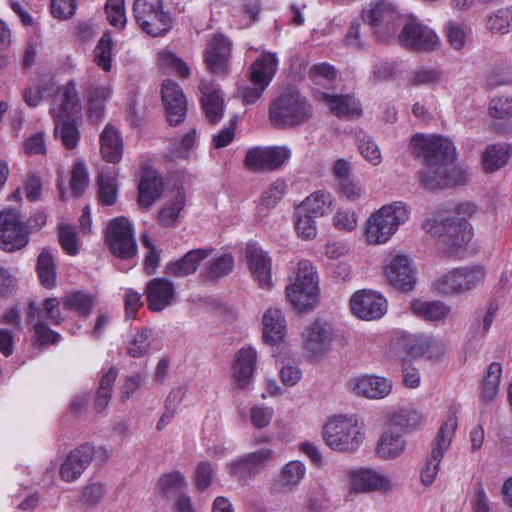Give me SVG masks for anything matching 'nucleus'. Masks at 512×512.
Listing matches in <instances>:
<instances>
[{
  "mask_svg": "<svg viewBox=\"0 0 512 512\" xmlns=\"http://www.w3.org/2000/svg\"><path fill=\"white\" fill-rule=\"evenodd\" d=\"M485 277L486 270L480 265L456 268L441 275L434 288L442 295L466 294L482 285Z\"/></svg>",
  "mask_w": 512,
  "mask_h": 512,
  "instance_id": "8",
  "label": "nucleus"
},
{
  "mask_svg": "<svg viewBox=\"0 0 512 512\" xmlns=\"http://www.w3.org/2000/svg\"><path fill=\"white\" fill-rule=\"evenodd\" d=\"M333 227L340 232H352L358 225V215L350 209H338L332 217Z\"/></svg>",
  "mask_w": 512,
  "mask_h": 512,
  "instance_id": "61",
  "label": "nucleus"
},
{
  "mask_svg": "<svg viewBox=\"0 0 512 512\" xmlns=\"http://www.w3.org/2000/svg\"><path fill=\"white\" fill-rule=\"evenodd\" d=\"M55 122V136L58 137L67 149H74L79 141L80 133L73 118L57 119Z\"/></svg>",
  "mask_w": 512,
  "mask_h": 512,
  "instance_id": "49",
  "label": "nucleus"
},
{
  "mask_svg": "<svg viewBox=\"0 0 512 512\" xmlns=\"http://www.w3.org/2000/svg\"><path fill=\"white\" fill-rule=\"evenodd\" d=\"M89 178L84 163L77 162L73 165L70 186L75 196H81L88 187Z\"/></svg>",
  "mask_w": 512,
  "mask_h": 512,
  "instance_id": "64",
  "label": "nucleus"
},
{
  "mask_svg": "<svg viewBox=\"0 0 512 512\" xmlns=\"http://www.w3.org/2000/svg\"><path fill=\"white\" fill-rule=\"evenodd\" d=\"M485 27L492 33L508 34L512 31V22L510 21V12L508 7L495 10L485 19Z\"/></svg>",
  "mask_w": 512,
  "mask_h": 512,
  "instance_id": "51",
  "label": "nucleus"
},
{
  "mask_svg": "<svg viewBox=\"0 0 512 512\" xmlns=\"http://www.w3.org/2000/svg\"><path fill=\"white\" fill-rule=\"evenodd\" d=\"M100 153L102 158L112 164L121 161L124 143L121 132L112 124H107L99 136Z\"/></svg>",
  "mask_w": 512,
  "mask_h": 512,
  "instance_id": "30",
  "label": "nucleus"
},
{
  "mask_svg": "<svg viewBox=\"0 0 512 512\" xmlns=\"http://www.w3.org/2000/svg\"><path fill=\"white\" fill-rule=\"evenodd\" d=\"M349 390L360 397L379 400L387 397L392 389L393 382L389 378L376 375H360L348 382Z\"/></svg>",
  "mask_w": 512,
  "mask_h": 512,
  "instance_id": "21",
  "label": "nucleus"
},
{
  "mask_svg": "<svg viewBox=\"0 0 512 512\" xmlns=\"http://www.w3.org/2000/svg\"><path fill=\"white\" fill-rule=\"evenodd\" d=\"M399 42L415 51L430 52L439 47L440 39L428 26L410 21L403 27Z\"/></svg>",
  "mask_w": 512,
  "mask_h": 512,
  "instance_id": "16",
  "label": "nucleus"
},
{
  "mask_svg": "<svg viewBox=\"0 0 512 512\" xmlns=\"http://www.w3.org/2000/svg\"><path fill=\"white\" fill-rule=\"evenodd\" d=\"M287 189L288 185L286 181L282 178H277L262 192L260 205L267 209L276 207L287 193Z\"/></svg>",
  "mask_w": 512,
  "mask_h": 512,
  "instance_id": "52",
  "label": "nucleus"
},
{
  "mask_svg": "<svg viewBox=\"0 0 512 512\" xmlns=\"http://www.w3.org/2000/svg\"><path fill=\"white\" fill-rule=\"evenodd\" d=\"M349 489L345 495L346 501H353L360 493L373 491H389L393 488L391 478L376 469L362 468L349 472Z\"/></svg>",
  "mask_w": 512,
  "mask_h": 512,
  "instance_id": "13",
  "label": "nucleus"
},
{
  "mask_svg": "<svg viewBox=\"0 0 512 512\" xmlns=\"http://www.w3.org/2000/svg\"><path fill=\"white\" fill-rule=\"evenodd\" d=\"M410 149L415 157L423 160L420 182L425 188L444 189L468 181V171L453 165L456 149L449 139L416 134L411 138Z\"/></svg>",
  "mask_w": 512,
  "mask_h": 512,
  "instance_id": "1",
  "label": "nucleus"
},
{
  "mask_svg": "<svg viewBox=\"0 0 512 512\" xmlns=\"http://www.w3.org/2000/svg\"><path fill=\"white\" fill-rule=\"evenodd\" d=\"M231 43L222 34H216L208 42L205 50V61L213 74H224L228 69Z\"/></svg>",
  "mask_w": 512,
  "mask_h": 512,
  "instance_id": "25",
  "label": "nucleus"
},
{
  "mask_svg": "<svg viewBox=\"0 0 512 512\" xmlns=\"http://www.w3.org/2000/svg\"><path fill=\"white\" fill-rule=\"evenodd\" d=\"M262 337L265 343L276 345L281 343L287 333L286 320L278 308H268L262 317Z\"/></svg>",
  "mask_w": 512,
  "mask_h": 512,
  "instance_id": "29",
  "label": "nucleus"
},
{
  "mask_svg": "<svg viewBox=\"0 0 512 512\" xmlns=\"http://www.w3.org/2000/svg\"><path fill=\"white\" fill-rule=\"evenodd\" d=\"M59 242L63 250L69 255H76L79 252V244L75 229L68 224L59 226Z\"/></svg>",
  "mask_w": 512,
  "mask_h": 512,
  "instance_id": "63",
  "label": "nucleus"
},
{
  "mask_svg": "<svg viewBox=\"0 0 512 512\" xmlns=\"http://www.w3.org/2000/svg\"><path fill=\"white\" fill-rule=\"evenodd\" d=\"M318 99L338 118L349 119L361 115V104L352 95H337L321 92L318 94Z\"/></svg>",
  "mask_w": 512,
  "mask_h": 512,
  "instance_id": "27",
  "label": "nucleus"
},
{
  "mask_svg": "<svg viewBox=\"0 0 512 512\" xmlns=\"http://www.w3.org/2000/svg\"><path fill=\"white\" fill-rule=\"evenodd\" d=\"M158 62L162 68H170L183 78L190 76L187 64L171 51L163 50L158 54Z\"/></svg>",
  "mask_w": 512,
  "mask_h": 512,
  "instance_id": "60",
  "label": "nucleus"
},
{
  "mask_svg": "<svg viewBox=\"0 0 512 512\" xmlns=\"http://www.w3.org/2000/svg\"><path fill=\"white\" fill-rule=\"evenodd\" d=\"M26 321L33 325V330L41 345L57 343L61 336L47 325H60L62 323L60 301L55 297L46 298L42 306L31 301L26 311Z\"/></svg>",
  "mask_w": 512,
  "mask_h": 512,
  "instance_id": "7",
  "label": "nucleus"
},
{
  "mask_svg": "<svg viewBox=\"0 0 512 512\" xmlns=\"http://www.w3.org/2000/svg\"><path fill=\"white\" fill-rule=\"evenodd\" d=\"M353 314L363 320L381 318L387 311V301L377 292L359 290L350 299Z\"/></svg>",
  "mask_w": 512,
  "mask_h": 512,
  "instance_id": "19",
  "label": "nucleus"
},
{
  "mask_svg": "<svg viewBox=\"0 0 512 512\" xmlns=\"http://www.w3.org/2000/svg\"><path fill=\"white\" fill-rule=\"evenodd\" d=\"M502 367L499 363L493 362L488 366L487 373L482 383V401L492 402L498 395L501 380Z\"/></svg>",
  "mask_w": 512,
  "mask_h": 512,
  "instance_id": "46",
  "label": "nucleus"
},
{
  "mask_svg": "<svg viewBox=\"0 0 512 512\" xmlns=\"http://www.w3.org/2000/svg\"><path fill=\"white\" fill-rule=\"evenodd\" d=\"M412 341L411 351L416 355L438 359L446 352L445 342L432 335L414 336Z\"/></svg>",
  "mask_w": 512,
  "mask_h": 512,
  "instance_id": "41",
  "label": "nucleus"
},
{
  "mask_svg": "<svg viewBox=\"0 0 512 512\" xmlns=\"http://www.w3.org/2000/svg\"><path fill=\"white\" fill-rule=\"evenodd\" d=\"M285 292L288 302L299 312H307L319 303L318 273L308 260L297 263L295 276H290Z\"/></svg>",
  "mask_w": 512,
  "mask_h": 512,
  "instance_id": "4",
  "label": "nucleus"
},
{
  "mask_svg": "<svg viewBox=\"0 0 512 512\" xmlns=\"http://www.w3.org/2000/svg\"><path fill=\"white\" fill-rule=\"evenodd\" d=\"M313 215L300 211L297 208L294 216V226L299 237L305 240H310L317 235V223Z\"/></svg>",
  "mask_w": 512,
  "mask_h": 512,
  "instance_id": "55",
  "label": "nucleus"
},
{
  "mask_svg": "<svg viewBox=\"0 0 512 512\" xmlns=\"http://www.w3.org/2000/svg\"><path fill=\"white\" fill-rule=\"evenodd\" d=\"M185 194L181 190H177L171 202L163 207L158 216V220L162 225L170 226L178 219L180 212L185 206Z\"/></svg>",
  "mask_w": 512,
  "mask_h": 512,
  "instance_id": "54",
  "label": "nucleus"
},
{
  "mask_svg": "<svg viewBox=\"0 0 512 512\" xmlns=\"http://www.w3.org/2000/svg\"><path fill=\"white\" fill-rule=\"evenodd\" d=\"M274 409L264 404H256L250 408L249 418L252 426L256 429L268 427L273 419Z\"/></svg>",
  "mask_w": 512,
  "mask_h": 512,
  "instance_id": "62",
  "label": "nucleus"
},
{
  "mask_svg": "<svg viewBox=\"0 0 512 512\" xmlns=\"http://www.w3.org/2000/svg\"><path fill=\"white\" fill-rule=\"evenodd\" d=\"M335 337L332 324L316 319L307 325L302 333V348L305 355L313 360H321L330 349Z\"/></svg>",
  "mask_w": 512,
  "mask_h": 512,
  "instance_id": "11",
  "label": "nucleus"
},
{
  "mask_svg": "<svg viewBox=\"0 0 512 512\" xmlns=\"http://www.w3.org/2000/svg\"><path fill=\"white\" fill-rule=\"evenodd\" d=\"M405 449L406 440L403 435L390 427L383 432L376 445L377 455L384 460H393L400 457Z\"/></svg>",
  "mask_w": 512,
  "mask_h": 512,
  "instance_id": "36",
  "label": "nucleus"
},
{
  "mask_svg": "<svg viewBox=\"0 0 512 512\" xmlns=\"http://www.w3.org/2000/svg\"><path fill=\"white\" fill-rule=\"evenodd\" d=\"M89 453L91 451L88 447L78 446L72 450L61 465V479L66 482H73L78 479L89 466Z\"/></svg>",
  "mask_w": 512,
  "mask_h": 512,
  "instance_id": "34",
  "label": "nucleus"
},
{
  "mask_svg": "<svg viewBox=\"0 0 512 512\" xmlns=\"http://www.w3.org/2000/svg\"><path fill=\"white\" fill-rule=\"evenodd\" d=\"M333 197L325 191H316L306 197L299 205L300 211L307 212L314 217H322L331 211Z\"/></svg>",
  "mask_w": 512,
  "mask_h": 512,
  "instance_id": "42",
  "label": "nucleus"
},
{
  "mask_svg": "<svg viewBox=\"0 0 512 512\" xmlns=\"http://www.w3.org/2000/svg\"><path fill=\"white\" fill-rule=\"evenodd\" d=\"M134 18L139 27L153 37L166 34L172 25V18L164 10L162 0H134Z\"/></svg>",
  "mask_w": 512,
  "mask_h": 512,
  "instance_id": "9",
  "label": "nucleus"
},
{
  "mask_svg": "<svg viewBox=\"0 0 512 512\" xmlns=\"http://www.w3.org/2000/svg\"><path fill=\"white\" fill-rule=\"evenodd\" d=\"M138 190L139 205L145 209H149L162 194V179L155 170L150 168H143Z\"/></svg>",
  "mask_w": 512,
  "mask_h": 512,
  "instance_id": "33",
  "label": "nucleus"
},
{
  "mask_svg": "<svg viewBox=\"0 0 512 512\" xmlns=\"http://www.w3.org/2000/svg\"><path fill=\"white\" fill-rule=\"evenodd\" d=\"M113 94V88L108 81L88 79L83 90L89 119L99 122L103 119L106 103Z\"/></svg>",
  "mask_w": 512,
  "mask_h": 512,
  "instance_id": "17",
  "label": "nucleus"
},
{
  "mask_svg": "<svg viewBox=\"0 0 512 512\" xmlns=\"http://www.w3.org/2000/svg\"><path fill=\"white\" fill-rule=\"evenodd\" d=\"M62 303L65 309L74 311L79 316H88L94 306V299L90 294L75 291L65 295Z\"/></svg>",
  "mask_w": 512,
  "mask_h": 512,
  "instance_id": "47",
  "label": "nucleus"
},
{
  "mask_svg": "<svg viewBox=\"0 0 512 512\" xmlns=\"http://www.w3.org/2000/svg\"><path fill=\"white\" fill-rule=\"evenodd\" d=\"M397 18L396 13L384 3H378L362 11V19L372 28H377L382 24H389Z\"/></svg>",
  "mask_w": 512,
  "mask_h": 512,
  "instance_id": "45",
  "label": "nucleus"
},
{
  "mask_svg": "<svg viewBox=\"0 0 512 512\" xmlns=\"http://www.w3.org/2000/svg\"><path fill=\"white\" fill-rule=\"evenodd\" d=\"M212 252V248L190 250L182 258L167 264L166 273L174 277H186L194 274L201 262L208 258Z\"/></svg>",
  "mask_w": 512,
  "mask_h": 512,
  "instance_id": "31",
  "label": "nucleus"
},
{
  "mask_svg": "<svg viewBox=\"0 0 512 512\" xmlns=\"http://www.w3.org/2000/svg\"><path fill=\"white\" fill-rule=\"evenodd\" d=\"M388 427L409 432L418 428L425 420L424 414L414 407H401L388 414Z\"/></svg>",
  "mask_w": 512,
  "mask_h": 512,
  "instance_id": "37",
  "label": "nucleus"
},
{
  "mask_svg": "<svg viewBox=\"0 0 512 512\" xmlns=\"http://www.w3.org/2000/svg\"><path fill=\"white\" fill-rule=\"evenodd\" d=\"M106 242L112 254L122 259L133 257L137 252L132 225L123 216L117 217L109 223Z\"/></svg>",
  "mask_w": 512,
  "mask_h": 512,
  "instance_id": "14",
  "label": "nucleus"
},
{
  "mask_svg": "<svg viewBox=\"0 0 512 512\" xmlns=\"http://www.w3.org/2000/svg\"><path fill=\"white\" fill-rule=\"evenodd\" d=\"M291 154L286 145L253 147L247 151L244 164L253 172L277 171L289 161Z\"/></svg>",
  "mask_w": 512,
  "mask_h": 512,
  "instance_id": "12",
  "label": "nucleus"
},
{
  "mask_svg": "<svg viewBox=\"0 0 512 512\" xmlns=\"http://www.w3.org/2000/svg\"><path fill=\"white\" fill-rule=\"evenodd\" d=\"M305 475L306 467L304 463L299 460H292L282 466L278 482L282 487L294 490L305 478Z\"/></svg>",
  "mask_w": 512,
  "mask_h": 512,
  "instance_id": "44",
  "label": "nucleus"
},
{
  "mask_svg": "<svg viewBox=\"0 0 512 512\" xmlns=\"http://www.w3.org/2000/svg\"><path fill=\"white\" fill-rule=\"evenodd\" d=\"M312 116V106L298 90L288 88L274 99L269 108V119L276 128H293Z\"/></svg>",
  "mask_w": 512,
  "mask_h": 512,
  "instance_id": "5",
  "label": "nucleus"
},
{
  "mask_svg": "<svg viewBox=\"0 0 512 512\" xmlns=\"http://www.w3.org/2000/svg\"><path fill=\"white\" fill-rule=\"evenodd\" d=\"M117 369L111 367L100 380V384L96 393L95 409L102 412L109 404L112 396L113 384L117 378Z\"/></svg>",
  "mask_w": 512,
  "mask_h": 512,
  "instance_id": "48",
  "label": "nucleus"
},
{
  "mask_svg": "<svg viewBox=\"0 0 512 512\" xmlns=\"http://www.w3.org/2000/svg\"><path fill=\"white\" fill-rule=\"evenodd\" d=\"M29 241L28 230L16 210L0 212V247L5 251L19 250Z\"/></svg>",
  "mask_w": 512,
  "mask_h": 512,
  "instance_id": "15",
  "label": "nucleus"
},
{
  "mask_svg": "<svg viewBox=\"0 0 512 512\" xmlns=\"http://www.w3.org/2000/svg\"><path fill=\"white\" fill-rule=\"evenodd\" d=\"M279 60L276 53L263 51L249 68L251 83L269 86L278 70Z\"/></svg>",
  "mask_w": 512,
  "mask_h": 512,
  "instance_id": "32",
  "label": "nucleus"
},
{
  "mask_svg": "<svg viewBox=\"0 0 512 512\" xmlns=\"http://www.w3.org/2000/svg\"><path fill=\"white\" fill-rule=\"evenodd\" d=\"M161 98L169 123L178 125L183 122L187 112V101L180 85L170 79L163 81Z\"/></svg>",
  "mask_w": 512,
  "mask_h": 512,
  "instance_id": "20",
  "label": "nucleus"
},
{
  "mask_svg": "<svg viewBox=\"0 0 512 512\" xmlns=\"http://www.w3.org/2000/svg\"><path fill=\"white\" fill-rule=\"evenodd\" d=\"M328 447L337 452H355L364 441V424L356 414L330 417L322 431Z\"/></svg>",
  "mask_w": 512,
  "mask_h": 512,
  "instance_id": "3",
  "label": "nucleus"
},
{
  "mask_svg": "<svg viewBox=\"0 0 512 512\" xmlns=\"http://www.w3.org/2000/svg\"><path fill=\"white\" fill-rule=\"evenodd\" d=\"M37 273L41 284L52 289L56 285V265L51 250L44 248L37 259Z\"/></svg>",
  "mask_w": 512,
  "mask_h": 512,
  "instance_id": "43",
  "label": "nucleus"
},
{
  "mask_svg": "<svg viewBox=\"0 0 512 512\" xmlns=\"http://www.w3.org/2000/svg\"><path fill=\"white\" fill-rule=\"evenodd\" d=\"M512 156V144L499 142L489 144L481 155L482 168L486 173L496 172L508 164Z\"/></svg>",
  "mask_w": 512,
  "mask_h": 512,
  "instance_id": "35",
  "label": "nucleus"
},
{
  "mask_svg": "<svg viewBox=\"0 0 512 512\" xmlns=\"http://www.w3.org/2000/svg\"><path fill=\"white\" fill-rule=\"evenodd\" d=\"M234 259L230 254H223L211 259L205 266L204 275L209 280H218L232 272Z\"/></svg>",
  "mask_w": 512,
  "mask_h": 512,
  "instance_id": "50",
  "label": "nucleus"
},
{
  "mask_svg": "<svg viewBox=\"0 0 512 512\" xmlns=\"http://www.w3.org/2000/svg\"><path fill=\"white\" fill-rule=\"evenodd\" d=\"M384 273L388 282L396 289L411 291L416 282L415 271L405 255H394L386 259Z\"/></svg>",
  "mask_w": 512,
  "mask_h": 512,
  "instance_id": "18",
  "label": "nucleus"
},
{
  "mask_svg": "<svg viewBox=\"0 0 512 512\" xmlns=\"http://www.w3.org/2000/svg\"><path fill=\"white\" fill-rule=\"evenodd\" d=\"M99 201L104 205H112L117 198L116 177L114 174L101 173L98 179Z\"/></svg>",
  "mask_w": 512,
  "mask_h": 512,
  "instance_id": "58",
  "label": "nucleus"
},
{
  "mask_svg": "<svg viewBox=\"0 0 512 512\" xmlns=\"http://www.w3.org/2000/svg\"><path fill=\"white\" fill-rule=\"evenodd\" d=\"M275 451L263 447L244 453L226 464L227 473L239 482L247 483L256 478L274 460Z\"/></svg>",
  "mask_w": 512,
  "mask_h": 512,
  "instance_id": "10",
  "label": "nucleus"
},
{
  "mask_svg": "<svg viewBox=\"0 0 512 512\" xmlns=\"http://www.w3.org/2000/svg\"><path fill=\"white\" fill-rule=\"evenodd\" d=\"M412 313L428 322H444L451 313V307L438 300H414L411 303Z\"/></svg>",
  "mask_w": 512,
  "mask_h": 512,
  "instance_id": "38",
  "label": "nucleus"
},
{
  "mask_svg": "<svg viewBox=\"0 0 512 512\" xmlns=\"http://www.w3.org/2000/svg\"><path fill=\"white\" fill-rule=\"evenodd\" d=\"M153 332L149 328L137 331L127 345V353L133 358H139L149 353Z\"/></svg>",
  "mask_w": 512,
  "mask_h": 512,
  "instance_id": "53",
  "label": "nucleus"
},
{
  "mask_svg": "<svg viewBox=\"0 0 512 512\" xmlns=\"http://www.w3.org/2000/svg\"><path fill=\"white\" fill-rule=\"evenodd\" d=\"M81 111L80 99L74 82L58 88L50 108L54 120L74 118Z\"/></svg>",
  "mask_w": 512,
  "mask_h": 512,
  "instance_id": "22",
  "label": "nucleus"
},
{
  "mask_svg": "<svg viewBox=\"0 0 512 512\" xmlns=\"http://www.w3.org/2000/svg\"><path fill=\"white\" fill-rule=\"evenodd\" d=\"M457 428V419L454 415H448L441 424L432 446V456L435 460L443 459L444 454L449 449L452 438Z\"/></svg>",
  "mask_w": 512,
  "mask_h": 512,
  "instance_id": "40",
  "label": "nucleus"
},
{
  "mask_svg": "<svg viewBox=\"0 0 512 512\" xmlns=\"http://www.w3.org/2000/svg\"><path fill=\"white\" fill-rule=\"evenodd\" d=\"M357 143L361 155L367 161H369L374 166L381 163L382 158L380 149L370 136L362 132L359 133L357 135Z\"/></svg>",
  "mask_w": 512,
  "mask_h": 512,
  "instance_id": "59",
  "label": "nucleus"
},
{
  "mask_svg": "<svg viewBox=\"0 0 512 512\" xmlns=\"http://www.w3.org/2000/svg\"><path fill=\"white\" fill-rule=\"evenodd\" d=\"M444 72L435 66H420L407 76L408 84L415 87L434 88L444 82Z\"/></svg>",
  "mask_w": 512,
  "mask_h": 512,
  "instance_id": "39",
  "label": "nucleus"
},
{
  "mask_svg": "<svg viewBox=\"0 0 512 512\" xmlns=\"http://www.w3.org/2000/svg\"><path fill=\"white\" fill-rule=\"evenodd\" d=\"M422 227L448 255H455L472 237V228L463 218H429Z\"/></svg>",
  "mask_w": 512,
  "mask_h": 512,
  "instance_id": "6",
  "label": "nucleus"
},
{
  "mask_svg": "<svg viewBox=\"0 0 512 512\" xmlns=\"http://www.w3.org/2000/svg\"><path fill=\"white\" fill-rule=\"evenodd\" d=\"M201 104L210 123L221 120L224 110V100L218 85L212 79H201L199 84Z\"/></svg>",
  "mask_w": 512,
  "mask_h": 512,
  "instance_id": "26",
  "label": "nucleus"
},
{
  "mask_svg": "<svg viewBox=\"0 0 512 512\" xmlns=\"http://www.w3.org/2000/svg\"><path fill=\"white\" fill-rule=\"evenodd\" d=\"M410 217L409 206L402 201L385 204L373 212L365 223L364 239L369 245L387 243Z\"/></svg>",
  "mask_w": 512,
  "mask_h": 512,
  "instance_id": "2",
  "label": "nucleus"
},
{
  "mask_svg": "<svg viewBox=\"0 0 512 512\" xmlns=\"http://www.w3.org/2000/svg\"><path fill=\"white\" fill-rule=\"evenodd\" d=\"M445 32L450 47L456 51H461L466 46L471 31L465 25L450 21L446 24Z\"/></svg>",
  "mask_w": 512,
  "mask_h": 512,
  "instance_id": "56",
  "label": "nucleus"
},
{
  "mask_svg": "<svg viewBox=\"0 0 512 512\" xmlns=\"http://www.w3.org/2000/svg\"><path fill=\"white\" fill-rule=\"evenodd\" d=\"M245 254L249 269L258 285L263 289H270L272 287L271 258L256 243L248 244Z\"/></svg>",
  "mask_w": 512,
  "mask_h": 512,
  "instance_id": "23",
  "label": "nucleus"
},
{
  "mask_svg": "<svg viewBox=\"0 0 512 512\" xmlns=\"http://www.w3.org/2000/svg\"><path fill=\"white\" fill-rule=\"evenodd\" d=\"M257 362V352L251 347H242L236 354L232 364V378L236 386L246 389L253 381Z\"/></svg>",
  "mask_w": 512,
  "mask_h": 512,
  "instance_id": "24",
  "label": "nucleus"
},
{
  "mask_svg": "<svg viewBox=\"0 0 512 512\" xmlns=\"http://www.w3.org/2000/svg\"><path fill=\"white\" fill-rule=\"evenodd\" d=\"M145 293L149 309L162 311L172 304L175 288L173 283L165 278H154L148 282Z\"/></svg>",
  "mask_w": 512,
  "mask_h": 512,
  "instance_id": "28",
  "label": "nucleus"
},
{
  "mask_svg": "<svg viewBox=\"0 0 512 512\" xmlns=\"http://www.w3.org/2000/svg\"><path fill=\"white\" fill-rule=\"evenodd\" d=\"M113 41L109 33H104L94 50V60L104 71L108 72L112 67Z\"/></svg>",
  "mask_w": 512,
  "mask_h": 512,
  "instance_id": "57",
  "label": "nucleus"
}]
</instances>
